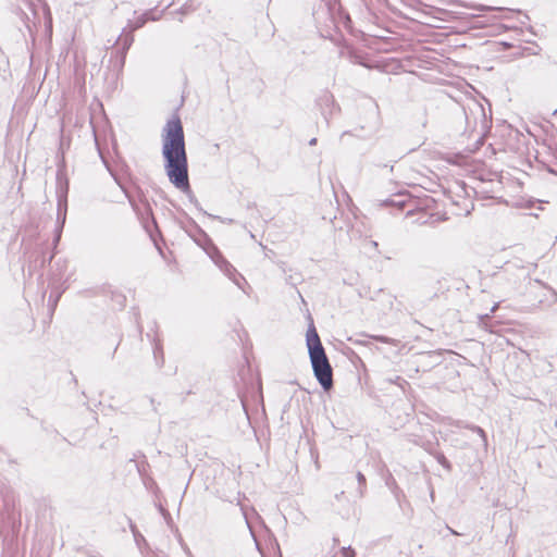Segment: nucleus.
I'll list each match as a JSON object with an SVG mask.
<instances>
[{"instance_id": "nucleus-1", "label": "nucleus", "mask_w": 557, "mask_h": 557, "mask_svg": "<svg viewBox=\"0 0 557 557\" xmlns=\"http://www.w3.org/2000/svg\"><path fill=\"white\" fill-rule=\"evenodd\" d=\"M162 156L169 181L180 190L190 189L184 129L178 116L170 119L162 134Z\"/></svg>"}, {"instance_id": "nucleus-2", "label": "nucleus", "mask_w": 557, "mask_h": 557, "mask_svg": "<svg viewBox=\"0 0 557 557\" xmlns=\"http://www.w3.org/2000/svg\"><path fill=\"white\" fill-rule=\"evenodd\" d=\"M315 379L325 392L333 387V369L315 333Z\"/></svg>"}, {"instance_id": "nucleus-3", "label": "nucleus", "mask_w": 557, "mask_h": 557, "mask_svg": "<svg viewBox=\"0 0 557 557\" xmlns=\"http://www.w3.org/2000/svg\"><path fill=\"white\" fill-rule=\"evenodd\" d=\"M212 261L219 267V269L236 284L239 288H243L240 285V281H245V278L236 271V269L223 257L221 251L214 245H211L210 249L207 251Z\"/></svg>"}, {"instance_id": "nucleus-4", "label": "nucleus", "mask_w": 557, "mask_h": 557, "mask_svg": "<svg viewBox=\"0 0 557 557\" xmlns=\"http://www.w3.org/2000/svg\"><path fill=\"white\" fill-rule=\"evenodd\" d=\"M297 294L299 295V298L305 307L306 317L308 320V327H307V332H306V345H307V349H308V356L310 359V363L313 367V355H314V351H313V318H312L310 310H309L304 297L301 296L300 292L297 290Z\"/></svg>"}, {"instance_id": "nucleus-5", "label": "nucleus", "mask_w": 557, "mask_h": 557, "mask_svg": "<svg viewBox=\"0 0 557 557\" xmlns=\"http://www.w3.org/2000/svg\"><path fill=\"white\" fill-rule=\"evenodd\" d=\"M132 33H133V30L129 29L128 32H126V29L124 28L123 33L120 35V37L117 38V40L115 42L116 45H121L123 59L125 58L127 50L131 48V46L134 41V36Z\"/></svg>"}, {"instance_id": "nucleus-6", "label": "nucleus", "mask_w": 557, "mask_h": 557, "mask_svg": "<svg viewBox=\"0 0 557 557\" xmlns=\"http://www.w3.org/2000/svg\"><path fill=\"white\" fill-rule=\"evenodd\" d=\"M148 20H152V21H157L159 20L158 16H153V15H150V12H146L144 13L143 15H140L137 21L135 22V24L131 27V30H136L140 27H143Z\"/></svg>"}, {"instance_id": "nucleus-7", "label": "nucleus", "mask_w": 557, "mask_h": 557, "mask_svg": "<svg viewBox=\"0 0 557 557\" xmlns=\"http://www.w3.org/2000/svg\"><path fill=\"white\" fill-rule=\"evenodd\" d=\"M131 531L133 533L135 543L139 548H141V545H147V541L144 537V535L138 531L137 527L131 521L129 523Z\"/></svg>"}, {"instance_id": "nucleus-8", "label": "nucleus", "mask_w": 557, "mask_h": 557, "mask_svg": "<svg viewBox=\"0 0 557 557\" xmlns=\"http://www.w3.org/2000/svg\"><path fill=\"white\" fill-rule=\"evenodd\" d=\"M115 182L119 184V186L123 189V191L125 193L127 199H128V202L129 205L132 206L133 210L137 213L140 212V207L138 205V202L136 201V199L129 194V191L124 187V185L116 178L114 177Z\"/></svg>"}, {"instance_id": "nucleus-9", "label": "nucleus", "mask_w": 557, "mask_h": 557, "mask_svg": "<svg viewBox=\"0 0 557 557\" xmlns=\"http://www.w3.org/2000/svg\"><path fill=\"white\" fill-rule=\"evenodd\" d=\"M62 293H63V290H58V292H52L50 294L48 304H49L51 310H54V308L57 307V304H58Z\"/></svg>"}, {"instance_id": "nucleus-10", "label": "nucleus", "mask_w": 557, "mask_h": 557, "mask_svg": "<svg viewBox=\"0 0 557 557\" xmlns=\"http://www.w3.org/2000/svg\"><path fill=\"white\" fill-rule=\"evenodd\" d=\"M64 221H65V214L63 215V219H62L60 227L57 230V233H55V236H54V240H53L54 246L59 243V240L61 238L62 227H63Z\"/></svg>"}, {"instance_id": "nucleus-11", "label": "nucleus", "mask_w": 557, "mask_h": 557, "mask_svg": "<svg viewBox=\"0 0 557 557\" xmlns=\"http://www.w3.org/2000/svg\"><path fill=\"white\" fill-rule=\"evenodd\" d=\"M148 399H149V403H150V405L152 407V411L154 413H158V407L160 406V403L156 401L154 398H152V397H149Z\"/></svg>"}, {"instance_id": "nucleus-12", "label": "nucleus", "mask_w": 557, "mask_h": 557, "mask_svg": "<svg viewBox=\"0 0 557 557\" xmlns=\"http://www.w3.org/2000/svg\"><path fill=\"white\" fill-rule=\"evenodd\" d=\"M140 202L144 205L145 211L147 213L151 214V208H150L149 203L146 200H144L143 198H140Z\"/></svg>"}, {"instance_id": "nucleus-13", "label": "nucleus", "mask_w": 557, "mask_h": 557, "mask_svg": "<svg viewBox=\"0 0 557 557\" xmlns=\"http://www.w3.org/2000/svg\"><path fill=\"white\" fill-rule=\"evenodd\" d=\"M153 354H154V357H156V358L158 357V355H161V356H162V354H163V351H162V347H161L160 345H156V346H154Z\"/></svg>"}, {"instance_id": "nucleus-14", "label": "nucleus", "mask_w": 557, "mask_h": 557, "mask_svg": "<svg viewBox=\"0 0 557 557\" xmlns=\"http://www.w3.org/2000/svg\"><path fill=\"white\" fill-rule=\"evenodd\" d=\"M159 511L161 512V515L166 519V518H170V513L168 512V510L165 508H163L161 505L159 506Z\"/></svg>"}, {"instance_id": "nucleus-15", "label": "nucleus", "mask_w": 557, "mask_h": 557, "mask_svg": "<svg viewBox=\"0 0 557 557\" xmlns=\"http://www.w3.org/2000/svg\"><path fill=\"white\" fill-rule=\"evenodd\" d=\"M344 555L346 557H354L355 554H354V552L351 549H347V550L344 552Z\"/></svg>"}, {"instance_id": "nucleus-16", "label": "nucleus", "mask_w": 557, "mask_h": 557, "mask_svg": "<svg viewBox=\"0 0 557 557\" xmlns=\"http://www.w3.org/2000/svg\"><path fill=\"white\" fill-rule=\"evenodd\" d=\"M209 218H212V219H218V220H221L222 222H224V220H222L220 216H215V215H212V214H208Z\"/></svg>"}, {"instance_id": "nucleus-17", "label": "nucleus", "mask_w": 557, "mask_h": 557, "mask_svg": "<svg viewBox=\"0 0 557 557\" xmlns=\"http://www.w3.org/2000/svg\"><path fill=\"white\" fill-rule=\"evenodd\" d=\"M309 145L313 146V138L309 140Z\"/></svg>"}]
</instances>
